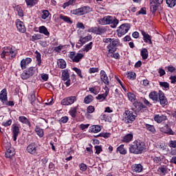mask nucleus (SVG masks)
<instances>
[{
    "label": "nucleus",
    "mask_w": 176,
    "mask_h": 176,
    "mask_svg": "<svg viewBox=\"0 0 176 176\" xmlns=\"http://www.w3.org/2000/svg\"><path fill=\"white\" fill-rule=\"evenodd\" d=\"M102 42L107 45V57L119 60L120 58V54L116 52V50H118V46L120 45V40L119 38H105L102 39Z\"/></svg>",
    "instance_id": "nucleus-1"
},
{
    "label": "nucleus",
    "mask_w": 176,
    "mask_h": 176,
    "mask_svg": "<svg viewBox=\"0 0 176 176\" xmlns=\"http://www.w3.org/2000/svg\"><path fill=\"white\" fill-rule=\"evenodd\" d=\"M146 149V145H145V142H144L135 140L129 144V152L134 155H141Z\"/></svg>",
    "instance_id": "nucleus-2"
},
{
    "label": "nucleus",
    "mask_w": 176,
    "mask_h": 176,
    "mask_svg": "<svg viewBox=\"0 0 176 176\" xmlns=\"http://www.w3.org/2000/svg\"><path fill=\"white\" fill-rule=\"evenodd\" d=\"M98 21L101 25H107L109 24L111 28H116L118 24H119V20L112 16H105L103 18H100Z\"/></svg>",
    "instance_id": "nucleus-3"
},
{
    "label": "nucleus",
    "mask_w": 176,
    "mask_h": 176,
    "mask_svg": "<svg viewBox=\"0 0 176 176\" xmlns=\"http://www.w3.org/2000/svg\"><path fill=\"white\" fill-rule=\"evenodd\" d=\"M16 56H17V50L12 47H4L0 54L1 58H3L4 60H6V58L12 60V58H14Z\"/></svg>",
    "instance_id": "nucleus-4"
},
{
    "label": "nucleus",
    "mask_w": 176,
    "mask_h": 176,
    "mask_svg": "<svg viewBox=\"0 0 176 176\" xmlns=\"http://www.w3.org/2000/svg\"><path fill=\"white\" fill-rule=\"evenodd\" d=\"M90 12H91V8H90V7L88 6H85L72 10L71 13L72 14H75L76 16H83L85 14H87V13H90Z\"/></svg>",
    "instance_id": "nucleus-5"
},
{
    "label": "nucleus",
    "mask_w": 176,
    "mask_h": 176,
    "mask_svg": "<svg viewBox=\"0 0 176 176\" xmlns=\"http://www.w3.org/2000/svg\"><path fill=\"white\" fill-rule=\"evenodd\" d=\"M26 151L28 153L33 155V156H39V146L35 142L30 144L27 146Z\"/></svg>",
    "instance_id": "nucleus-6"
},
{
    "label": "nucleus",
    "mask_w": 176,
    "mask_h": 176,
    "mask_svg": "<svg viewBox=\"0 0 176 176\" xmlns=\"http://www.w3.org/2000/svg\"><path fill=\"white\" fill-rule=\"evenodd\" d=\"M35 72H36V69L34 67H30L23 72L21 74V78L23 80H27V79H30V78L34 76Z\"/></svg>",
    "instance_id": "nucleus-7"
},
{
    "label": "nucleus",
    "mask_w": 176,
    "mask_h": 176,
    "mask_svg": "<svg viewBox=\"0 0 176 176\" xmlns=\"http://www.w3.org/2000/svg\"><path fill=\"white\" fill-rule=\"evenodd\" d=\"M131 26L129 23L122 24L118 29L117 30V34L119 38L123 36V35H126L127 32H129V30H130Z\"/></svg>",
    "instance_id": "nucleus-8"
},
{
    "label": "nucleus",
    "mask_w": 176,
    "mask_h": 176,
    "mask_svg": "<svg viewBox=\"0 0 176 176\" xmlns=\"http://www.w3.org/2000/svg\"><path fill=\"white\" fill-rule=\"evenodd\" d=\"M69 58H70L73 63H79L83 57V54L81 53H75V52H71L68 55Z\"/></svg>",
    "instance_id": "nucleus-9"
},
{
    "label": "nucleus",
    "mask_w": 176,
    "mask_h": 176,
    "mask_svg": "<svg viewBox=\"0 0 176 176\" xmlns=\"http://www.w3.org/2000/svg\"><path fill=\"white\" fill-rule=\"evenodd\" d=\"M77 100H78V98H76V96H69L63 98L61 100L60 104L61 105H65V106L72 105V104L76 102Z\"/></svg>",
    "instance_id": "nucleus-10"
},
{
    "label": "nucleus",
    "mask_w": 176,
    "mask_h": 176,
    "mask_svg": "<svg viewBox=\"0 0 176 176\" xmlns=\"http://www.w3.org/2000/svg\"><path fill=\"white\" fill-rule=\"evenodd\" d=\"M158 102H160V105H162L163 107L168 104V100H167V98H166L164 92H163L162 90L159 91Z\"/></svg>",
    "instance_id": "nucleus-11"
},
{
    "label": "nucleus",
    "mask_w": 176,
    "mask_h": 176,
    "mask_svg": "<svg viewBox=\"0 0 176 176\" xmlns=\"http://www.w3.org/2000/svg\"><path fill=\"white\" fill-rule=\"evenodd\" d=\"M124 115L125 116V120L127 123H131V122H134V120H135V115H133V111L126 110Z\"/></svg>",
    "instance_id": "nucleus-12"
},
{
    "label": "nucleus",
    "mask_w": 176,
    "mask_h": 176,
    "mask_svg": "<svg viewBox=\"0 0 176 176\" xmlns=\"http://www.w3.org/2000/svg\"><path fill=\"white\" fill-rule=\"evenodd\" d=\"M12 134H13V141L17 140V137H19V133H20V128L17 124H14L12 126Z\"/></svg>",
    "instance_id": "nucleus-13"
},
{
    "label": "nucleus",
    "mask_w": 176,
    "mask_h": 176,
    "mask_svg": "<svg viewBox=\"0 0 176 176\" xmlns=\"http://www.w3.org/2000/svg\"><path fill=\"white\" fill-rule=\"evenodd\" d=\"M148 97L150 100H152L155 104L159 102V91L158 92L156 91H153L149 93Z\"/></svg>",
    "instance_id": "nucleus-14"
},
{
    "label": "nucleus",
    "mask_w": 176,
    "mask_h": 176,
    "mask_svg": "<svg viewBox=\"0 0 176 176\" xmlns=\"http://www.w3.org/2000/svg\"><path fill=\"white\" fill-rule=\"evenodd\" d=\"M167 120V116L164 114H155L154 116V120L157 123H163Z\"/></svg>",
    "instance_id": "nucleus-15"
},
{
    "label": "nucleus",
    "mask_w": 176,
    "mask_h": 176,
    "mask_svg": "<svg viewBox=\"0 0 176 176\" xmlns=\"http://www.w3.org/2000/svg\"><path fill=\"white\" fill-rule=\"evenodd\" d=\"M16 26L18 31H19V32H21L22 34H24V32H25L26 29H25V26L24 25V23L20 21V19H16Z\"/></svg>",
    "instance_id": "nucleus-16"
},
{
    "label": "nucleus",
    "mask_w": 176,
    "mask_h": 176,
    "mask_svg": "<svg viewBox=\"0 0 176 176\" xmlns=\"http://www.w3.org/2000/svg\"><path fill=\"white\" fill-rule=\"evenodd\" d=\"M100 79L107 86H109V80L110 79L108 78V76L107 75V73L104 70H101L100 73Z\"/></svg>",
    "instance_id": "nucleus-17"
},
{
    "label": "nucleus",
    "mask_w": 176,
    "mask_h": 176,
    "mask_svg": "<svg viewBox=\"0 0 176 176\" xmlns=\"http://www.w3.org/2000/svg\"><path fill=\"white\" fill-rule=\"evenodd\" d=\"M32 63V58H25L21 60V69H25L30 64Z\"/></svg>",
    "instance_id": "nucleus-18"
},
{
    "label": "nucleus",
    "mask_w": 176,
    "mask_h": 176,
    "mask_svg": "<svg viewBox=\"0 0 176 176\" xmlns=\"http://www.w3.org/2000/svg\"><path fill=\"white\" fill-rule=\"evenodd\" d=\"M106 91L104 94H98L96 98V100H100V102L105 101L107 100V98L108 97V95L109 94V89L106 87Z\"/></svg>",
    "instance_id": "nucleus-19"
},
{
    "label": "nucleus",
    "mask_w": 176,
    "mask_h": 176,
    "mask_svg": "<svg viewBox=\"0 0 176 176\" xmlns=\"http://www.w3.org/2000/svg\"><path fill=\"white\" fill-rule=\"evenodd\" d=\"M143 108H145V106L142 102L137 101L133 102V110L135 112H140Z\"/></svg>",
    "instance_id": "nucleus-20"
},
{
    "label": "nucleus",
    "mask_w": 176,
    "mask_h": 176,
    "mask_svg": "<svg viewBox=\"0 0 176 176\" xmlns=\"http://www.w3.org/2000/svg\"><path fill=\"white\" fill-rule=\"evenodd\" d=\"M161 131L165 134H168L169 135H174V131H173V129L170 128L168 124H166L161 128Z\"/></svg>",
    "instance_id": "nucleus-21"
},
{
    "label": "nucleus",
    "mask_w": 176,
    "mask_h": 176,
    "mask_svg": "<svg viewBox=\"0 0 176 176\" xmlns=\"http://www.w3.org/2000/svg\"><path fill=\"white\" fill-rule=\"evenodd\" d=\"M142 35H143V39L144 41L146 42V43H149L150 45H152V37L145 31L142 30Z\"/></svg>",
    "instance_id": "nucleus-22"
},
{
    "label": "nucleus",
    "mask_w": 176,
    "mask_h": 176,
    "mask_svg": "<svg viewBox=\"0 0 176 176\" xmlns=\"http://www.w3.org/2000/svg\"><path fill=\"white\" fill-rule=\"evenodd\" d=\"M14 10L17 12L18 16L19 17H24V10H23V7L21 5H17L14 7Z\"/></svg>",
    "instance_id": "nucleus-23"
},
{
    "label": "nucleus",
    "mask_w": 176,
    "mask_h": 176,
    "mask_svg": "<svg viewBox=\"0 0 176 176\" xmlns=\"http://www.w3.org/2000/svg\"><path fill=\"white\" fill-rule=\"evenodd\" d=\"M0 100L2 101V102H6V101H8V91L6 89L1 90L0 93Z\"/></svg>",
    "instance_id": "nucleus-24"
},
{
    "label": "nucleus",
    "mask_w": 176,
    "mask_h": 176,
    "mask_svg": "<svg viewBox=\"0 0 176 176\" xmlns=\"http://www.w3.org/2000/svg\"><path fill=\"white\" fill-rule=\"evenodd\" d=\"M19 120L21 123H23V124H26L29 127H31V122H30V120H28L25 116H19Z\"/></svg>",
    "instance_id": "nucleus-25"
},
{
    "label": "nucleus",
    "mask_w": 176,
    "mask_h": 176,
    "mask_svg": "<svg viewBox=\"0 0 176 176\" xmlns=\"http://www.w3.org/2000/svg\"><path fill=\"white\" fill-rule=\"evenodd\" d=\"M89 133H100L101 131V126L100 125H92L89 127Z\"/></svg>",
    "instance_id": "nucleus-26"
},
{
    "label": "nucleus",
    "mask_w": 176,
    "mask_h": 176,
    "mask_svg": "<svg viewBox=\"0 0 176 176\" xmlns=\"http://www.w3.org/2000/svg\"><path fill=\"white\" fill-rule=\"evenodd\" d=\"M25 2L28 8H34V6L38 5L39 0H25Z\"/></svg>",
    "instance_id": "nucleus-27"
},
{
    "label": "nucleus",
    "mask_w": 176,
    "mask_h": 176,
    "mask_svg": "<svg viewBox=\"0 0 176 176\" xmlns=\"http://www.w3.org/2000/svg\"><path fill=\"white\" fill-rule=\"evenodd\" d=\"M151 10L153 13H155L159 8V4L155 2V0H150Z\"/></svg>",
    "instance_id": "nucleus-28"
},
{
    "label": "nucleus",
    "mask_w": 176,
    "mask_h": 176,
    "mask_svg": "<svg viewBox=\"0 0 176 176\" xmlns=\"http://www.w3.org/2000/svg\"><path fill=\"white\" fill-rule=\"evenodd\" d=\"M38 32H40V34H43L45 36H49V35H50V32H49L47 28L43 25L38 28Z\"/></svg>",
    "instance_id": "nucleus-29"
},
{
    "label": "nucleus",
    "mask_w": 176,
    "mask_h": 176,
    "mask_svg": "<svg viewBox=\"0 0 176 176\" xmlns=\"http://www.w3.org/2000/svg\"><path fill=\"white\" fill-rule=\"evenodd\" d=\"M58 67L61 69H64V68H67V62L64 60V59H58L57 60Z\"/></svg>",
    "instance_id": "nucleus-30"
},
{
    "label": "nucleus",
    "mask_w": 176,
    "mask_h": 176,
    "mask_svg": "<svg viewBox=\"0 0 176 176\" xmlns=\"http://www.w3.org/2000/svg\"><path fill=\"white\" fill-rule=\"evenodd\" d=\"M12 156H14V150L12 148L7 149L6 151V157L10 159Z\"/></svg>",
    "instance_id": "nucleus-31"
},
{
    "label": "nucleus",
    "mask_w": 176,
    "mask_h": 176,
    "mask_svg": "<svg viewBox=\"0 0 176 176\" xmlns=\"http://www.w3.org/2000/svg\"><path fill=\"white\" fill-rule=\"evenodd\" d=\"M140 55L143 60H146L148 56H149V52L146 48H143L140 52Z\"/></svg>",
    "instance_id": "nucleus-32"
},
{
    "label": "nucleus",
    "mask_w": 176,
    "mask_h": 176,
    "mask_svg": "<svg viewBox=\"0 0 176 176\" xmlns=\"http://www.w3.org/2000/svg\"><path fill=\"white\" fill-rule=\"evenodd\" d=\"M117 151L120 153V155H126L127 153V150L124 148V144H121L117 148Z\"/></svg>",
    "instance_id": "nucleus-33"
},
{
    "label": "nucleus",
    "mask_w": 176,
    "mask_h": 176,
    "mask_svg": "<svg viewBox=\"0 0 176 176\" xmlns=\"http://www.w3.org/2000/svg\"><path fill=\"white\" fill-rule=\"evenodd\" d=\"M133 170L135 173H141L143 170L142 165L140 164L133 165Z\"/></svg>",
    "instance_id": "nucleus-34"
},
{
    "label": "nucleus",
    "mask_w": 176,
    "mask_h": 176,
    "mask_svg": "<svg viewBox=\"0 0 176 176\" xmlns=\"http://www.w3.org/2000/svg\"><path fill=\"white\" fill-rule=\"evenodd\" d=\"M144 127L148 131L151 133H156V129H155V126L151 125L149 124L144 123Z\"/></svg>",
    "instance_id": "nucleus-35"
},
{
    "label": "nucleus",
    "mask_w": 176,
    "mask_h": 176,
    "mask_svg": "<svg viewBox=\"0 0 176 176\" xmlns=\"http://www.w3.org/2000/svg\"><path fill=\"white\" fill-rule=\"evenodd\" d=\"M59 19H60V20H63V21H65V23H67L68 24H72V21L71 20V18L69 16L60 14L59 16Z\"/></svg>",
    "instance_id": "nucleus-36"
},
{
    "label": "nucleus",
    "mask_w": 176,
    "mask_h": 176,
    "mask_svg": "<svg viewBox=\"0 0 176 176\" xmlns=\"http://www.w3.org/2000/svg\"><path fill=\"white\" fill-rule=\"evenodd\" d=\"M78 112V106L70 109L69 113L72 118H76V113Z\"/></svg>",
    "instance_id": "nucleus-37"
},
{
    "label": "nucleus",
    "mask_w": 176,
    "mask_h": 176,
    "mask_svg": "<svg viewBox=\"0 0 176 176\" xmlns=\"http://www.w3.org/2000/svg\"><path fill=\"white\" fill-rule=\"evenodd\" d=\"M94 100V97H93L91 95H87L84 98V104H90V102H93Z\"/></svg>",
    "instance_id": "nucleus-38"
},
{
    "label": "nucleus",
    "mask_w": 176,
    "mask_h": 176,
    "mask_svg": "<svg viewBox=\"0 0 176 176\" xmlns=\"http://www.w3.org/2000/svg\"><path fill=\"white\" fill-rule=\"evenodd\" d=\"M133 140V134L129 133L126 134L122 139V142H130Z\"/></svg>",
    "instance_id": "nucleus-39"
},
{
    "label": "nucleus",
    "mask_w": 176,
    "mask_h": 176,
    "mask_svg": "<svg viewBox=\"0 0 176 176\" xmlns=\"http://www.w3.org/2000/svg\"><path fill=\"white\" fill-rule=\"evenodd\" d=\"M76 3V0H69L67 2L63 3V8L65 9V8H68V6H74Z\"/></svg>",
    "instance_id": "nucleus-40"
},
{
    "label": "nucleus",
    "mask_w": 176,
    "mask_h": 176,
    "mask_svg": "<svg viewBox=\"0 0 176 176\" xmlns=\"http://www.w3.org/2000/svg\"><path fill=\"white\" fill-rule=\"evenodd\" d=\"M35 54H36V58L37 61V65H38V67H41V64H42L41 53H39L38 51H36Z\"/></svg>",
    "instance_id": "nucleus-41"
},
{
    "label": "nucleus",
    "mask_w": 176,
    "mask_h": 176,
    "mask_svg": "<svg viewBox=\"0 0 176 176\" xmlns=\"http://www.w3.org/2000/svg\"><path fill=\"white\" fill-rule=\"evenodd\" d=\"M50 15V12H49V10H42L41 19H43V20H46V19H47V17H49Z\"/></svg>",
    "instance_id": "nucleus-42"
},
{
    "label": "nucleus",
    "mask_w": 176,
    "mask_h": 176,
    "mask_svg": "<svg viewBox=\"0 0 176 176\" xmlns=\"http://www.w3.org/2000/svg\"><path fill=\"white\" fill-rule=\"evenodd\" d=\"M91 35L86 36L85 37L80 38V42L81 43V46L82 45H85L86 42H89V41H91Z\"/></svg>",
    "instance_id": "nucleus-43"
},
{
    "label": "nucleus",
    "mask_w": 176,
    "mask_h": 176,
    "mask_svg": "<svg viewBox=\"0 0 176 176\" xmlns=\"http://www.w3.org/2000/svg\"><path fill=\"white\" fill-rule=\"evenodd\" d=\"M62 79L63 80H68L69 79V73H68V70H64L62 72Z\"/></svg>",
    "instance_id": "nucleus-44"
},
{
    "label": "nucleus",
    "mask_w": 176,
    "mask_h": 176,
    "mask_svg": "<svg viewBox=\"0 0 176 176\" xmlns=\"http://www.w3.org/2000/svg\"><path fill=\"white\" fill-rule=\"evenodd\" d=\"M127 97L129 100V101H131V102H135V95L131 92H128L127 93Z\"/></svg>",
    "instance_id": "nucleus-45"
},
{
    "label": "nucleus",
    "mask_w": 176,
    "mask_h": 176,
    "mask_svg": "<svg viewBox=\"0 0 176 176\" xmlns=\"http://www.w3.org/2000/svg\"><path fill=\"white\" fill-rule=\"evenodd\" d=\"M35 131H36L37 135H38V137H40V138H42V137H43V135H44L43 129L36 126L35 129Z\"/></svg>",
    "instance_id": "nucleus-46"
},
{
    "label": "nucleus",
    "mask_w": 176,
    "mask_h": 176,
    "mask_svg": "<svg viewBox=\"0 0 176 176\" xmlns=\"http://www.w3.org/2000/svg\"><path fill=\"white\" fill-rule=\"evenodd\" d=\"M160 86L165 89V90H170V84L167 82H160Z\"/></svg>",
    "instance_id": "nucleus-47"
},
{
    "label": "nucleus",
    "mask_w": 176,
    "mask_h": 176,
    "mask_svg": "<svg viewBox=\"0 0 176 176\" xmlns=\"http://www.w3.org/2000/svg\"><path fill=\"white\" fill-rule=\"evenodd\" d=\"M39 39H43V35L41 34H34L32 36V41H38Z\"/></svg>",
    "instance_id": "nucleus-48"
},
{
    "label": "nucleus",
    "mask_w": 176,
    "mask_h": 176,
    "mask_svg": "<svg viewBox=\"0 0 176 176\" xmlns=\"http://www.w3.org/2000/svg\"><path fill=\"white\" fill-rule=\"evenodd\" d=\"M97 86H95L94 87H89V91H90V93H92V94H94L95 96H97V94H98V89Z\"/></svg>",
    "instance_id": "nucleus-49"
},
{
    "label": "nucleus",
    "mask_w": 176,
    "mask_h": 176,
    "mask_svg": "<svg viewBox=\"0 0 176 176\" xmlns=\"http://www.w3.org/2000/svg\"><path fill=\"white\" fill-rule=\"evenodd\" d=\"M168 8H174L176 5V0H166Z\"/></svg>",
    "instance_id": "nucleus-50"
},
{
    "label": "nucleus",
    "mask_w": 176,
    "mask_h": 176,
    "mask_svg": "<svg viewBox=\"0 0 176 176\" xmlns=\"http://www.w3.org/2000/svg\"><path fill=\"white\" fill-rule=\"evenodd\" d=\"M73 71H74L77 75L80 78V79H83V75H82V70L78 67H74Z\"/></svg>",
    "instance_id": "nucleus-51"
},
{
    "label": "nucleus",
    "mask_w": 176,
    "mask_h": 176,
    "mask_svg": "<svg viewBox=\"0 0 176 176\" xmlns=\"http://www.w3.org/2000/svg\"><path fill=\"white\" fill-rule=\"evenodd\" d=\"M160 175L164 176L165 174H167V169L165 167L159 168Z\"/></svg>",
    "instance_id": "nucleus-52"
},
{
    "label": "nucleus",
    "mask_w": 176,
    "mask_h": 176,
    "mask_svg": "<svg viewBox=\"0 0 176 176\" xmlns=\"http://www.w3.org/2000/svg\"><path fill=\"white\" fill-rule=\"evenodd\" d=\"M32 104L35 106V100H36V98L35 97V92H32L30 94V97L29 98Z\"/></svg>",
    "instance_id": "nucleus-53"
},
{
    "label": "nucleus",
    "mask_w": 176,
    "mask_h": 176,
    "mask_svg": "<svg viewBox=\"0 0 176 176\" xmlns=\"http://www.w3.org/2000/svg\"><path fill=\"white\" fill-rule=\"evenodd\" d=\"M92 47H93V42H90L89 43L85 45L84 52H89V50H91Z\"/></svg>",
    "instance_id": "nucleus-54"
},
{
    "label": "nucleus",
    "mask_w": 176,
    "mask_h": 176,
    "mask_svg": "<svg viewBox=\"0 0 176 176\" xmlns=\"http://www.w3.org/2000/svg\"><path fill=\"white\" fill-rule=\"evenodd\" d=\"M78 167L81 171H86L87 170V165H86L85 163H81L78 165Z\"/></svg>",
    "instance_id": "nucleus-55"
},
{
    "label": "nucleus",
    "mask_w": 176,
    "mask_h": 176,
    "mask_svg": "<svg viewBox=\"0 0 176 176\" xmlns=\"http://www.w3.org/2000/svg\"><path fill=\"white\" fill-rule=\"evenodd\" d=\"M100 27H94L89 29V32H93V34H96L97 35H98V30H99Z\"/></svg>",
    "instance_id": "nucleus-56"
},
{
    "label": "nucleus",
    "mask_w": 176,
    "mask_h": 176,
    "mask_svg": "<svg viewBox=\"0 0 176 176\" xmlns=\"http://www.w3.org/2000/svg\"><path fill=\"white\" fill-rule=\"evenodd\" d=\"M95 150L96 155H100L102 152V147L101 146H95Z\"/></svg>",
    "instance_id": "nucleus-57"
},
{
    "label": "nucleus",
    "mask_w": 176,
    "mask_h": 176,
    "mask_svg": "<svg viewBox=\"0 0 176 176\" xmlns=\"http://www.w3.org/2000/svg\"><path fill=\"white\" fill-rule=\"evenodd\" d=\"M127 78L134 80V79H135V73H134L133 72L128 73Z\"/></svg>",
    "instance_id": "nucleus-58"
},
{
    "label": "nucleus",
    "mask_w": 176,
    "mask_h": 176,
    "mask_svg": "<svg viewBox=\"0 0 176 176\" xmlns=\"http://www.w3.org/2000/svg\"><path fill=\"white\" fill-rule=\"evenodd\" d=\"M96 111V108H94V106L90 105L87 109V112L88 113H93Z\"/></svg>",
    "instance_id": "nucleus-59"
},
{
    "label": "nucleus",
    "mask_w": 176,
    "mask_h": 176,
    "mask_svg": "<svg viewBox=\"0 0 176 176\" xmlns=\"http://www.w3.org/2000/svg\"><path fill=\"white\" fill-rule=\"evenodd\" d=\"M99 137H103V138H109L111 137V133H100Z\"/></svg>",
    "instance_id": "nucleus-60"
},
{
    "label": "nucleus",
    "mask_w": 176,
    "mask_h": 176,
    "mask_svg": "<svg viewBox=\"0 0 176 176\" xmlns=\"http://www.w3.org/2000/svg\"><path fill=\"white\" fill-rule=\"evenodd\" d=\"M168 146H170V148H176V140H170L169 143H168Z\"/></svg>",
    "instance_id": "nucleus-61"
},
{
    "label": "nucleus",
    "mask_w": 176,
    "mask_h": 176,
    "mask_svg": "<svg viewBox=\"0 0 176 176\" xmlns=\"http://www.w3.org/2000/svg\"><path fill=\"white\" fill-rule=\"evenodd\" d=\"M136 14L137 16H138V14H146V8H142L140 11L136 12Z\"/></svg>",
    "instance_id": "nucleus-62"
},
{
    "label": "nucleus",
    "mask_w": 176,
    "mask_h": 176,
    "mask_svg": "<svg viewBox=\"0 0 176 176\" xmlns=\"http://www.w3.org/2000/svg\"><path fill=\"white\" fill-rule=\"evenodd\" d=\"M96 72H98V68H97V67H90L89 69V74H96Z\"/></svg>",
    "instance_id": "nucleus-63"
},
{
    "label": "nucleus",
    "mask_w": 176,
    "mask_h": 176,
    "mask_svg": "<svg viewBox=\"0 0 176 176\" xmlns=\"http://www.w3.org/2000/svg\"><path fill=\"white\" fill-rule=\"evenodd\" d=\"M169 79L170 80V83H172L173 85L176 84V75L170 76Z\"/></svg>",
    "instance_id": "nucleus-64"
}]
</instances>
